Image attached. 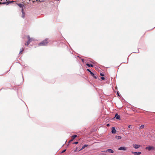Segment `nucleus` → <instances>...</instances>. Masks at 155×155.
I'll return each instance as SVG.
<instances>
[{
  "instance_id": "f257e3e1",
  "label": "nucleus",
  "mask_w": 155,
  "mask_h": 155,
  "mask_svg": "<svg viewBox=\"0 0 155 155\" xmlns=\"http://www.w3.org/2000/svg\"><path fill=\"white\" fill-rule=\"evenodd\" d=\"M48 39L47 38L45 39L39 43L38 45L39 46H45L47 45L48 43Z\"/></svg>"
},
{
  "instance_id": "f03ea898",
  "label": "nucleus",
  "mask_w": 155,
  "mask_h": 155,
  "mask_svg": "<svg viewBox=\"0 0 155 155\" xmlns=\"http://www.w3.org/2000/svg\"><path fill=\"white\" fill-rule=\"evenodd\" d=\"M9 0H6V2H0V4H6L7 5H8L10 3H11L14 1H8Z\"/></svg>"
},
{
  "instance_id": "7ed1b4c3",
  "label": "nucleus",
  "mask_w": 155,
  "mask_h": 155,
  "mask_svg": "<svg viewBox=\"0 0 155 155\" xmlns=\"http://www.w3.org/2000/svg\"><path fill=\"white\" fill-rule=\"evenodd\" d=\"M146 150H147L149 151L151 150H154L155 149V147L153 146H148L145 148Z\"/></svg>"
},
{
  "instance_id": "20e7f679",
  "label": "nucleus",
  "mask_w": 155,
  "mask_h": 155,
  "mask_svg": "<svg viewBox=\"0 0 155 155\" xmlns=\"http://www.w3.org/2000/svg\"><path fill=\"white\" fill-rule=\"evenodd\" d=\"M87 70L90 73L91 76L95 79H96L97 78V77L95 76L93 72H92L89 69H87Z\"/></svg>"
},
{
  "instance_id": "39448f33",
  "label": "nucleus",
  "mask_w": 155,
  "mask_h": 155,
  "mask_svg": "<svg viewBox=\"0 0 155 155\" xmlns=\"http://www.w3.org/2000/svg\"><path fill=\"white\" fill-rule=\"evenodd\" d=\"M127 149V148L124 147H121L118 148V150H126Z\"/></svg>"
},
{
  "instance_id": "423d86ee",
  "label": "nucleus",
  "mask_w": 155,
  "mask_h": 155,
  "mask_svg": "<svg viewBox=\"0 0 155 155\" xmlns=\"http://www.w3.org/2000/svg\"><path fill=\"white\" fill-rule=\"evenodd\" d=\"M133 147L135 149H138L140 147V145L138 144H133Z\"/></svg>"
},
{
  "instance_id": "0eeeda50",
  "label": "nucleus",
  "mask_w": 155,
  "mask_h": 155,
  "mask_svg": "<svg viewBox=\"0 0 155 155\" xmlns=\"http://www.w3.org/2000/svg\"><path fill=\"white\" fill-rule=\"evenodd\" d=\"M108 152L109 153H114V151L113 150L111 149H109L107 150L106 151H104L103 152Z\"/></svg>"
},
{
  "instance_id": "6e6552de",
  "label": "nucleus",
  "mask_w": 155,
  "mask_h": 155,
  "mask_svg": "<svg viewBox=\"0 0 155 155\" xmlns=\"http://www.w3.org/2000/svg\"><path fill=\"white\" fill-rule=\"evenodd\" d=\"M131 153L135 155H140L141 153V152H136L132 151Z\"/></svg>"
},
{
  "instance_id": "1a4fd4ad",
  "label": "nucleus",
  "mask_w": 155,
  "mask_h": 155,
  "mask_svg": "<svg viewBox=\"0 0 155 155\" xmlns=\"http://www.w3.org/2000/svg\"><path fill=\"white\" fill-rule=\"evenodd\" d=\"M77 137V135H74L72 136V139L71 140H70L69 141V142H70L72 141L74 139L76 138Z\"/></svg>"
},
{
  "instance_id": "9d476101",
  "label": "nucleus",
  "mask_w": 155,
  "mask_h": 155,
  "mask_svg": "<svg viewBox=\"0 0 155 155\" xmlns=\"http://www.w3.org/2000/svg\"><path fill=\"white\" fill-rule=\"evenodd\" d=\"M88 145L87 144H84L82 147V148H81L78 151L81 150L83 149H84L85 147H86L88 146Z\"/></svg>"
},
{
  "instance_id": "9b49d317",
  "label": "nucleus",
  "mask_w": 155,
  "mask_h": 155,
  "mask_svg": "<svg viewBox=\"0 0 155 155\" xmlns=\"http://www.w3.org/2000/svg\"><path fill=\"white\" fill-rule=\"evenodd\" d=\"M27 37L28 39V41L30 42L33 40V38H30L29 35L27 36Z\"/></svg>"
},
{
  "instance_id": "f8f14e48",
  "label": "nucleus",
  "mask_w": 155,
  "mask_h": 155,
  "mask_svg": "<svg viewBox=\"0 0 155 155\" xmlns=\"http://www.w3.org/2000/svg\"><path fill=\"white\" fill-rule=\"evenodd\" d=\"M116 132V130L114 127H112V133L113 134H115Z\"/></svg>"
},
{
  "instance_id": "ddd939ff",
  "label": "nucleus",
  "mask_w": 155,
  "mask_h": 155,
  "mask_svg": "<svg viewBox=\"0 0 155 155\" xmlns=\"http://www.w3.org/2000/svg\"><path fill=\"white\" fill-rule=\"evenodd\" d=\"M21 12H22V17L23 18H24V17H25V12L24 11V9L23 8H22V9H21Z\"/></svg>"
},
{
  "instance_id": "4468645a",
  "label": "nucleus",
  "mask_w": 155,
  "mask_h": 155,
  "mask_svg": "<svg viewBox=\"0 0 155 155\" xmlns=\"http://www.w3.org/2000/svg\"><path fill=\"white\" fill-rule=\"evenodd\" d=\"M115 117L117 119H120V117L119 115H118L117 114H116L115 115Z\"/></svg>"
},
{
  "instance_id": "2eb2a0df",
  "label": "nucleus",
  "mask_w": 155,
  "mask_h": 155,
  "mask_svg": "<svg viewBox=\"0 0 155 155\" xmlns=\"http://www.w3.org/2000/svg\"><path fill=\"white\" fill-rule=\"evenodd\" d=\"M115 138L117 140L120 139L121 138V137L120 136H116Z\"/></svg>"
},
{
  "instance_id": "dca6fc26",
  "label": "nucleus",
  "mask_w": 155,
  "mask_h": 155,
  "mask_svg": "<svg viewBox=\"0 0 155 155\" xmlns=\"http://www.w3.org/2000/svg\"><path fill=\"white\" fill-rule=\"evenodd\" d=\"M18 5L20 7V8H23V7L24 6V5L23 4H18Z\"/></svg>"
},
{
  "instance_id": "f3484780",
  "label": "nucleus",
  "mask_w": 155,
  "mask_h": 155,
  "mask_svg": "<svg viewBox=\"0 0 155 155\" xmlns=\"http://www.w3.org/2000/svg\"><path fill=\"white\" fill-rule=\"evenodd\" d=\"M86 65L89 67H93V65L92 64H89L87 63Z\"/></svg>"
},
{
  "instance_id": "a211bd4d",
  "label": "nucleus",
  "mask_w": 155,
  "mask_h": 155,
  "mask_svg": "<svg viewBox=\"0 0 155 155\" xmlns=\"http://www.w3.org/2000/svg\"><path fill=\"white\" fill-rule=\"evenodd\" d=\"M30 43V42H29V41H28L27 42L25 43V45H28Z\"/></svg>"
},
{
  "instance_id": "6ab92c4d",
  "label": "nucleus",
  "mask_w": 155,
  "mask_h": 155,
  "mask_svg": "<svg viewBox=\"0 0 155 155\" xmlns=\"http://www.w3.org/2000/svg\"><path fill=\"white\" fill-rule=\"evenodd\" d=\"M144 127V126L143 125H141V126L140 127V128L141 129H142Z\"/></svg>"
},
{
  "instance_id": "aec40b11",
  "label": "nucleus",
  "mask_w": 155,
  "mask_h": 155,
  "mask_svg": "<svg viewBox=\"0 0 155 155\" xmlns=\"http://www.w3.org/2000/svg\"><path fill=\"white\" fill-rule=\"evenodd\" d=\"M78 148L77 147L76 148V149L74 150V152H76L78 151L77 150Z\"/></svg>"
},
{
  "instance_id": "412c9836",
  "label": "nucleus",
  "mask_w": 155,
  "mask_h": 155,
  "mask_svg": "<svg viewBox=\"0 0 155 155\" xmlns=\"http://www.w3.org/2000/svg\"><path fill=\"white\" fill-rule=\"evenodd\" d=\"M78 143V142H76L73 143V144H77Z\"/></svg>"
},
{
  "instance_id": "4be33fe9",
  "label": "nucleus",
  "mask_w": 155,
  "mask_h": 155,
  "mask_svg": "<svg viewBox=\"0 0 155 155\" xmlns=\"http://www.w3.org/2000/svg\"><path fill=\"white\" fill-rule=\"evenodd\" d=\"M100 75L101 76H104V74L102 73H100Z\"/></svg>"
},
{
  "instance_id": "5701e85b",
  "label": "nucleus",
  "mask_w": 155,
  "mask_h": 155,
  "mask_svg": "<svg viewBox=\"0 0 155 155\" xmlns=\"http://www.w3.org/2000/svg\"><path fill=\"white\" fill-rule=\"evenodd\" d=\"M101 79L102 80H104L105 79V78L104 77H102L101 78Z\"/></svg>"
},
{
  "instance_id": "b1692460",
  "label": "nucleus",
  "mask_w": 155,
  "mask_h": 155,
  "mask_svg": "<svg viewBox=\"0 0 155 155\" xmlns=\"http://www.w3.org/2000/svg\"><path fill=\"white\" fill-rule=\"evenodd\" d=\"M66 150H64L62 151V153H64V152H65L66 151Z\"/></svg>"
},
{
  "instance_id": "393cba45",
  "label": "nucleus",
  "mask_w": 155,
  "mask_h": 155,
  "mask_svg": "<svg viewBox=\"0 0 155 155\" xmlns=\"http://www.w3.org/2000/svg\"><path fill=\"white\" fill-rule=\"evenodd\" d=\"M24 49H23L22 50H21L20 52V53H22V52L23 51Z\"/></svg>"
},
{
  "instance_id": "a878e982",
  "label": "nucleus",
  "mask_w": 155,
  "mask_h": 155,
  "mask_svg": "<svg viewBox=\"0 0 155 155\" xmlns=\"http://www.w3.org/2000/svg\"><path fill=\"white\" fill-rule=\"evenodd\" d=\"M110 126V125H109V124H107V127H108V126Z\"/></svg>"
},
{
  "instance_id": "bb28decb",
  "label": "nucleus",
  "mask_w": 155,
  "mask_h": 155,
  "mask_svg": "<svg viewBox=\"0 0 155 155\" xmlns=\"http://www.w3.org/2000/svg\"><path fill=\"white\" fill-rule=\"evenodd\" d=\"M130 126H131V125H130L129 126L128 128H130Z\"/></svg>"
},
{
  "instance_id": "cd10ccee",
  "label": "nucleus",
  "mask_w": 155,
  "mask_h": 155,
  "mask_svg": "<svg viewBox=\"0 0 155 155\" xmlns=\"http://www.w3.org/2000/svg\"><path fill=\"white\" fill-rule=\"evenodd\" d=\"M117 94H118V95L119 96V93H118V92H117Z\"/></svg>"
},
{
  "instance_id": "c85d7f7f",
  "label": "nucleus",
  "mask_w": 155,
  "mask_h": 155,
  "mask_svg": "<svg viewBox=\"0 0 155 155\" xmlns=\"http://www.w3.org/2000/svg\"><path fill=\"white\" fill-rule=\"evenodd\" d=\"M1 0V1H2V0Z\"/></svg>"
},
{
  "instance_id": "c756f323",
  "label": "nucleus",
  "mask_w": 155,
  "mask_h": 155,
  "mask_svg": "<svg viewBox=\"0 0 155 155\" xmlns=\"http://www.w3.org/2000/svg\"><path fill=\"white\" fill-rule=\"evenodd\" d=\"M29 1H30V0H29Z\"/></svg>"
}]
</instances>
